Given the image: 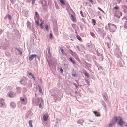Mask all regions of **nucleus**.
Listing matches in <instances>:
<instances>
[{"mask_svg":"<svg viewBox=\"0 0 127 127\" xmlns=\"http://www.w3.org/2000/svg\"><path fill=\"white\" fill-rule=\"evenodd\" d=\"M30 23L29 22H28L27 23V26H29V27H30Z\"/></svg>","mask_w":127,"mask_h":127,"instance_id":"nucleus-47","label":"nucleus"},{"mask_svg":"<svg viewBox=\"0 0 127 127\" xmlns=\"http://www.w3.org/2000/svg\"><path fill=\"white\" fill-rule=\"evenodd\" d=\"M84 122V120L82 119L80 120L77 121L78 123L82 125V123Z\"/></svg>","mask_w":127,"mask_h":127,"instance_id":"nucleus-22","label":"nucleus"},{"mask_svg":"<svg viewBox=\"0 0 127 127\" xmlns=\"http://www.w3.org/2000/svg\"><path fill=\"white\" fill-rule=\"evenodd\" d=\"M23 92L24 93H26L27 90V89L26 88L24 87L22 89Z\"/></svg>","mask_w":127,"mask_h":127,"instance_id":"nucleus-30","label":"nucleus"},{"mask_svg":"<svg viewBox=\"0 0 127 127\" xmlns=\"http://www.w3.org/2000/svg\"><path fill=\"white\" fill-rule=\"evenodd\" d=\"M121 0H116L117 2L118 3H119L121 2Z\"/></svg>","mask_w":127,"mask_h":127,"instance_id":"nucleus-51","label":"nucleus"},{"mask_svg":"<svg viewBox=\"0 0 127 127\" xmlns=\"http://www.w3.org/2000/svg\"><path fill=\"white\" fill-rule=\"evenodd\" d=\"M38 13L37 12H36L35 13V15L36 16H37L38 15Z\"/></svg>","mask_w":127,"mask_h":127,"instance_id":"nucleus-57","label":"nucleus"},{"mask_svg":"<svg viewBox=\"0 0 127 127\" xmlns=\"http://www.w3.org/2000/svg\"><path fill=\"white\" fill-rule=\"evenodd\" d=\"M20 100L21 101V102H23L22 103V104H26L27 103V101H26V100H25V99L23 98L22 97H20Z\"/></svg>","mask_w":127,"mask_h":127,"instance_id":"nucleus-11","label":"nucleus"},{"mask_svg":"<svg viewBox=\"0 0 127 127\" xmlns=\"http://www.w3.org/2000/svg\"><path fill=\"white\" fill-rule=\"evenodd\" d=\"M117 120V117L116 116L114 118H113L110 123L107 125L106 127H111L115 125Z\"/></svg>","mask_w":127,"mask_h":127,"instance_id":"nucleus-3","label":"nucleus"},{"mask_svg":"<svg viewBox=\"0 0 127 127\" xmlns=\"http://www.w3.org/2000/svg\"><path fill=\"white\" fill-rule=\"evenodd\" d=\"M30 114V113L29 112H28L26 114V116L27 118L28 117Z\"/></svg>","mask_w":127,"mask_h":127,"instance_id":"nucleus-41","label":"nucleus"},{"mask_svg":"<svg viewBox=\"0 0 127 127\" xmlns=\"http://www.w3.org/2000/svg\"><path fill=\"white\" fill-rule=\"evenodd\" d=\"M119 66H120V67H122V65L120 63L119 64Z\"/></svg>","mask_w":127,"mask_h":127,"instance_id":"nucleus-61","label":"nucleus"},{"mask_svg":"<svg viewBox=\"0 0 127 127\" xmlns=\"http://www.w3.org/2000/svg\"><path fill=\"white\" fill-rule=\"evenodd\" d=\"M18 93L19 94H20L21 93V88L19 87H18L16 88Z\"/></svg>","mask_w":127,"mask_h":127,"instance_id":"nucleus-16","label":"nucleus"},{"mask_svg":"<svg viewBox=\"0 0 127 127\" xmlns=\"http://www.w3.org/2000/svg\"><path fill=\"white\" fill-rule=\"evenodd\" d=\"M123 11L125 13H127V8L125 7L123 10Z\"/></svg>","mask_w":127,"mask_h":127,"instance_id":"nucleus-33","label":"nucleus"},{"mask_svg":"<svg viewBox=\"0 0 127 127\" xmlns=\"http://www.w3.org/2000/svg\"><path fill=\"white\" fill-rule=\"evenodd\" d=\"M0 107L3 108H5L6 107V105L4 102V99H0Z\"/></svg>","mask_w":127,"mask_h":127,"instance_id":"nucleus-5","label":"nucleus"},{"mask_svg":"<svg viewBox=\"0 0 127 127\" xmlns=\"http://www.w3.org/2000/svg\"><path fill=\"white\" fill-rule=\"evenodd\" d=\"M38 87L39 88V92L40 93H41V94L42 93V89H41V86L39 85L38 86Z\"/></svg>","mask_w":127,"mask_h":127,"instance_id":"nucleus-24","label":"nucleus"},{"mask_svg":"<svg viewBox=\"0 0 127 127\" xmlns=\"http://www.w3.org/2000/svg\"><path fill=\"white\" fill-rule=\"evenodd\" d=\"M71 18L73 22H75V21H76V19L74 18V16L73 15H71Z\"/></svg>","mask_w":127,"mask_h":127,"instance_id":"nucleus-18","label":"nucleus"},{"mask_svg":"<svg viewBox=\"0 0 127 127\" xmlns=\"http://www.w3.org/2000/svg\"><path fill=\"white\" fill-rule=\"evenodd\" d=\"M7 17L8 18V19L9 20H11L12 19L11 16L9 14L8 15Z\"/></svg>","mask_w":127,"mask_h":127,"instance_id":"nucleus-34","label":"nucleus"},{"mask_svg":"<svg viewBox=\"0 0 127 127\" xmlns=\"http://www.w3.org/2000/svg\"><path fill=\"white\" fill-rule=\"evenodd\" d=\"M48 116V115L47 114H45L43 116L44 120L45 121H47V120Z\"/></svg>","mask_w":127,"mask_h":127,"instance_id":"nucleus-9","label":"nucleus"},{"mask_svg":"<svg viewBox=\"0 0 127 127\" xmlns=\"http://www.w3.org/2000/svg\"><path fill=\"white\" fill-rule=\"evenodd\" d=\"M32 120H29V125L31 127H32L33 126L32 124Z\"/></svg>","mask_w":127,"mask_h":127,"instance_id":"nucleus-26","label":"nucleus"},{"mask_svg":"<svg viewBox=\"0 0 127 127\" xmlns=\"http://www.w3.org/2000/svg\"><path fill=\"white\" fill-rule=\"evenodd\" d=\"M84 74L85 75L86 77H88L89 76V75L86 72H84Z\"/></svg>","mask_w":127,"mask_h":127,"instance_id":"nucleus-29","label":"nucleus"},{"mask_svg":"<svg viewBox=\"0 0 127 127\" xmlns=\"http://www.w3.org/2000/svg\"><path fill=\"white\" fill-rule=\"evenodd\" d=\"M59 1L60 3L63 5H65V3L63 0H59Z\"/></svg>","mask_w":127,"mask_h":127,"instance_id":"nucleus-31","label":"nucleus"},{"mask_svg":"<svg viewBox=\"0 0 127 127\" xmlns=\"http://www.w3.org/2000/svg\"><path fill=\"white\" fill-rule=\"evenodd\" d=\"M89 1L91 2V3H92L93 2L92 0H89Z\"/></svg>","mask_w":127,"mask_h":127,"instance_id":"nucleus-60","label":"nucleus"},{"mask_svg":"<svg viewBox=\"0 0 127 127\" xmlns=\"http://www.w3.org/2000/svg\"><path fill=\"white\" fill-rule=\"evenodd\" d=\"M43 24V22H42L40 24V26H42V25Z\"/></svg>","mask_w":127,"mask_h":127,"instance_id":"nucleus-58","label":"nucleus"},{"mask_svg":"<svg viewBox=\"0 0 127 127\" xmlns=\"http://www.w3.org/2000/svg\"><path fill=\"white\" fill-rule=\"evenodd\" d=\"M107 38H108V40H109V42H111V41H110L111 39H110V38L109 37H108Z\"/></svg>","mask_w":127,"mask_h":127,"instance_id":"nucleus-56","label":"nucleus"},{"mask_svg":"<svg viewBox=\"0 0 127 127\" xmlns=\"http://www.w3.org/2000/svg\"><path fill=\"white\" fill-rule=\"evenodd\" d=\"M98 9L99 10H100V11H101L102 12H103V13H105L104 11L102 10L100 8V7H98Z\"/></svg>","mask_w":127,"mask_h":127,"instance_id":"nucleus-42","label":"nucleus"},{"mask_svg":"<svg viewBox=\"0 0 127 127\" xmlns=\"http://www.w3.org/2000/svg\"><path fill=\"white\" fill-rule=\"evenodd\" d=\"M122 15V13L120 11H116L115 14V16L118 18H119L120 16Z\"/></svg>","mask_w":127,"mask_h":127,"instance_id":"nucleus-6","label":"nucleus"},{"mask_svg":"<svg viewBox=\"0 0 127 127\" xmlns=\"http://www.w3.org/2000/svg\"><path fill=\"white\" fill-rule=\"evenodd\" d=\"M49 38L50 39H52V34H50Z\"/></svg>","mask_w":127,"mask_h":127,"instance_id":"nucleus-43","label":"nucleus"},{"mask_svg":"<svg viewBox=\"0 0 127 127\" xmlns=\"http://www.w3.org/2000/svg\"><path fill=\"white\" fill-rule=\"evenodd\" d=\"M118 7L117 5L114 7V9L115 10H117L118 9Z\"/></svg>","mask_w":127,"mask_h":127,"instance_id":"nucleus-45","label":"nucleus"},{"mask_svg":"<svg viewBox=\"0 0 127 127\" xmlns=\"http://www.w3.org/2000/svg\"><path fill=\"white\" fill-rule=\"evenodd\" d=\"M37 56L35 54H32L30 55L29 57V60L30 61H32L34 59V57H36Z\"/></svg>","mask_w":127,"mask_h":127,"instance_id":"nucleus-8","label":"nucleus"},{"mask_svg":"<svg viewBox=\"0 0 127 127\" xmlns=\"http://www.w3.org/2000/svg\"><path fill=\"white\" fill-rule=\"evenodd\" d=\"M32 0V4L33 5L35 3V0Z\"/></svg>","mask_w":127,"mask_h":127,"instance_id":"nucleus-52","label":"nucleus"},{"mask_svg":"<svg viewBox=\"0 0 127 127\" xmlns=\"http://www.w3.org/2000/svg\"><path fill=\"white\" fill-rule=\"evenodd\" d=\"M47 51L49 55H50L51 53L50 51V48L49 46H47Z\"/></svg>","mask_w":127,"mask_h":127,"instance_id":"nucleus-27","label":"nucleus"},{"mask_svg":"<svg viewBox=\"0 0 127 127\" xmlns=\"http://www.w3.org/2000/svg\"><path fill=\"white\" fill-rule=\"evenodd\" d=\"M119 121L118 124L121 127H123V125L125 126H127V124L123 121L122 117L121 116H119Z\"/></svg>","mask_w":127,"mask_h":127,"instance_id":"nucleus-4","label":"nucleus"},{"mask_svg":"<svg viewBox=\"0 0 127 127\" xmlns=\"http://www.w3.org/2000/svg\"><path fill=\"white\" fill-rule=\"evenodd\" d=\"M76 37L77 39L80 41H82V40L81 37L78 35H77Z\"/></svg>","mask_w":127,"mask_h":127,"instance_id":"nucleus-23","label":"nucleus"},{"mask_svg":"<svg viewBox=\"0 0 127 127\" xmlns=\"http://www.w3.org/2000/svg\"><path fill=\"white\" fill-rule=\"evenodd\" d=\"M102 105L104 107L105 109L106 108V107L105 103L104 102H103L102 103Z\"/></svg>","mask_w":127,"mask_h":127,"instance_id":"nucleus-38","label":"nucleus"},{"mask_svg":"<svg viewBox=\"0 0 127 127\" xmlns=\"http://www.w3.org/2000/svg\"><path fill=\"white\" fill-rule=\"evenodd\" d=\"M91 35L94 38H95V35L92 32H91L90 33Z\"/></svg>","mask_w":127,"mask_h":127,"instance_id":"nucleus-32","label":"nucleus"},{"mask_svg":"<svg viewBox=\"0 0 127 127\" xmlns=\"http://www.w3.org/2000/svg\"><path fill=\"white\" fill-rule=\"evenodd\" d=\"M87 45V47H90V46L89 45Z\"/></svg>","mask_w":127,"mask_h":127,"instance_id":"nucleus-63","label":"nucleus"},{"mask_svg":"<svg viewBox=\"0 0 127 127\" xmlns=\"http://www.w3.org/2000/svg\"><path fill=\"white\" fill-rule=\"evenodd\" d=\"M39 108H41L42 107V105L40 103L39 105Z\"/></svg>","mask_w":127,"mask_h":127,"instance_id":"nucleus-55","label":"nucleus"},{"mask_svg":"<svg viewBox=\"0 0 127 127\" xmlns=\"http://www.w3.org/2000/svg\"><path fill=\"white\" fill-rule=\"evenodd\" d=\"M2 32L3 31L1 29L0 30V34H1L2 33Z\"/></svg>","mask_w":127,"mask_h":127,"instance_id":"nucleus-53","label":"nucleus"},{"mask_svg":"<svg viewBox=\"0 0 127 127\" xmlns=\"http://www.w3.org/2000/svg\"><path fill=\"white\" fill-rule=\"evenodd\" d=\"M70 51L72 53H73V52L71 50H70Z\"/></svg>","mask_w":127,"mask_h":127,"instance_id":"nucleus-62","label":"nucleus"},{"mask_svg":"<svg viewBox=\"0 0 127 127\" xmlns=\"http://www.w3.org/2000/svg\"><path fill=\"white\" fill-rule=\"evenodd\" d=\"M60 50H61V52L62 53V54L63 55H64L65 53V52H64V51L63 48H60Z\"/></svg>","mask_w":127,"mask_h":127,"instance_id":"nucleus-25","label":"nucleus"},{"mask_svg":"<svg viewBox=\"0 0 127 127\" xmlns=\"http://www.w3.org/2000/svg\"><path fill=\"white\" fill-rule=\"evenodd\" d=\"M124 27L126 29H127V21L125 22L124 25Z\"/></svg>","mask_w":127,"mask_h":127,"instance_id":"nucleus-17","label":"nucleus"},{"mask_svg":"<svg viewBox=\"0 0 127 127\" xmlns=\"http://www.w3.org/2000/svg\"><path fill=\"white\" fill-rule=\"evenodd\" d=\"M15 49L19 53L20 55H21L22 54V51L20 49L17 48H15Z\"/></svg>","mask_w":127,"mask_h":127,"instance_id":"nucleus-20","label":"nucleus"},{"mask_svg":"<svg viewBox=\"0 0 127 127\" xmlns=\"http://www.w3.org/2000/svg\"><path fill=\"white\" fill-rule=\"evenodd\" d=\"M76 47L77 49L79 51H81V50L80 49V48H79V46H76Z\"/></svg>","mask_w":127,"mask_h":127,"instance_id":"nucleus-39","label":"nucleus"},{"mask_svg":"<svg viewBox=\"0 0 127 127\" xmlns=\"http://www.w3.org/2000/svg\"><path fill=\"white\" fill-rule=\"evenodd\" d=\"M114 84V86L117 88H118L119 85V82L118 81H115Z\"/></svg>","mask_w":127,"mask_h":127,"instance_id":"nucleus-10","label":"nucleus"},{"mask_svg":"<svg viewBox=\"0 0 127 127\" xmlns=\"http://www.w3.org/2000/svg\"><path fill=\"white\" fill-rule=\"evenodd\" d=\"M54 3L55 4V6L56 7V8L57 9H59V8L58 6V5L57 4L56 1H54Z\"/></svg>","mask_w":127,"mask_h":127,"instance_id":"nucleus-28","label":"nucleus"},{"mask_svg":"<svg viewBox=\"0 0 127 127\" xmlns=\"http://www.w3.org/2000/svg\"><path fill=\"white\" fill-rule=\"evenodd\" d=\"M13 94L12 93H10L9 94V97H12Z\"/></svg>","mask_w":127,"mask_h":127,"instance_id":"nucleus-40","label":"nucleus"},{"mask_svg":"<svg viewBox=\"0 0 127 127\" xmlns=\"http://www.w3.org/2000/svg\"><path fill=\"white\" fill-rule=\"evenodd\" d=\"M37 100L38 101V102H39L40 101V98H37Z\"/></svg>","mask_w":127,"mask_h":127,"instance_id":"nucleus-59","label":"nucleus"},{"mask_svg":"<svg viewBox=\"0 0 127 127\" xmlns=\"http://www.w3.org/2000/svg\"><path fill=\"white\" fill-rule=\"evenodd\" d=\"M10 106L12 108H14L16 107V104L14 102H12L10 103Z\"/></svg>","mask_w":127,"mask_h":127,"instance_id":"nucleus-12","label":"nucleus"},{"mask_svg":"<svg viewBox=\"0 0 127 127\" xmlns=\"http://www.w3.org/2000/svg\"><path fill=\"white\" fill-rule=\"evenodd\" d=\"M107 46L108 47V48H109V45L108 42H107Z\"/></svg>","mask_w":127,"mask_h":127,"instance_id":"nucleus-54","label":"nucleus"},{"mask_svg":"<svg viewBox=\"0 0 127 127\" xmlns=\"http://www.w3.org/2000/svg\"><path fill=\"white\" fill-rule=\"evenodd\" d=\"M80 14L81 15V16L83 17H84V16L82 12V11H81L80 12Z\"/></svg>","mask_w":127,"mask_h":127,"instance_id":"nucleus-49","label":"nucleus"},{"mask_svg":"<svg viewBox=\"0 0 127 127\" xmlns=\"http://www.w3.org/2000/svg\"><path fill=\"white\" fill-rule=\"evenodd\" d=\"M93 112L94 113L96 116H100L99 112L96 111H93Z\"/></svg>","mask_w":127,"mask_h":127,"instance_id":"nucleus-13","label":"nucleus"},{"mask_svg":"<svg viewBox=\"0 0 127 127\" xmlns=\"http://www.w3.org/2000/svg\"><path fill=\"white\" fill-rule=\"evenodd\" d=\"M84 64L86 66L87 68L89 70V69L91 68V64L86 63V62H85V63H84Z\"/></svg>","mask_w":127,"mask_h":127,"instance_id":"nucleus-7","label":"nucleus"},{"mask_svg":"<svg viewBox=\"0 0 127 127\" xmlns=\"http://www.w3.org/2000/svg\"><path fill=\"white\" fill-rule=\"evenodd\" d=\"M98 69L99 70H102L103 67L101 66H99L98 67Z\"/></svg>","mask_w":127,"mask_h":127,"instance_id":"nucleus-44","label":"nucleus"},{"mask_svg":"<svg viewBox=\"0 0 127 127\" xmlns=\"http://www.w3.org/2000/svg\"><path fill=\"white\" fill-rule=\"evenodd\" d=\"M103 97L104 99V100H105L106 101H107V99H106V98L105 96H103Z\"/></svg>","mask_w":127,"mask_h":127,"instance_id":"nucleus-48","label":"nucleus"},{"mask_svg":"<svg viewBox=\"0 0 127 127\" xmlns=\"http://www.w3.org/2000/svg\"><path fill=\"white\" fill-rule=\"evenodd\" d=\"M20 83L21 84H23L24 86H25L26 84V83L25 82L24 79H22L20 81Z\"/></svg>","mask_w":127,"mask_h":127,"instance_id":"nucleus-15","label":"nucleus"},{"mask_svg":"<svg viewBox=\"0 0 127 127\" xmlns=\"http://www.w3.org/2000/svg\"><path fill=\"white\" fill-rule=\"evenodd\" d=\"M120 54V53L119 52V51H118V53H117L116 52H115V55L118 58H119V57L120 56L119 54Z\"/></svg>","mask_w":127,"mask_h":127,"instance_id":"nucleus-21","label":"nucleus"},{"mask_svg":"<svg viewBox=\"0 0 127 127\" xmlns=\"http://www.w3.org/2000/svg\"><path fill=\"white\" fill-rule=\"evenodd\" d=\"M92 22L93 23H96L95 20L94 19H92Z\"/></svg>","mask_w":127,"mask_h":127,"instance_id":"nucleus-50","label":"nucleus"},{"mask_svg":"<svg viewBox=\"0 0 127 127\" xmlns=\"http://www.w3.org/2000/svg\"><path fill=\"white\" fill-rule=\"evenodd\" d=\"M35 23L36 24L37 26H38L39 25V22L37 21H35Z\"/></svg>","mask_w":127,"mask_h":127,"instance_id":"nucleus-46","label":"nucleus"},{"mask_svg":"<svg viewBox=\"0 0 127 127\" xmlns=\"http://www.w3.org/2000/svg\"><path fill=\"white\" fill-rule=\"evenodd\" d=\"M69 60H70L71 62L73 63V64H75V61L73 60V58L71 57H70L69 58Z\"/></svg>","mask_w":127,"mask_h":127,"instance_id":"nucleus-19","label":"nucleus"},{"mask_svg":"<svg viewBox=\"0 0 127 127\" xmlns=\"http://www.w3.org/2000/svg\"><path fill=\"white\" fill-rule=\"evenodd\" d=\"M0 49H7V47H4V46H1L0 47Z\"/></svg>","mask_w":127,"mask_h":127,"instance_id":"nucleus-35","label":"nucleus"},{"mask_svg":"<svg viewBox=\"0 0 127 127\" xmlns=\"http://www.w3.org/2000/svg\"><path fill=\"white\" fill-rule=\"evenodd\" d=\"M52 91H51L52 92ZM51 95L53 96L55 102L60 101L61 98L63 97V95L61 91L59 90H56L54 93L51 92Z\"/></svg>","mask_w":127,"mask_h":127,"instance_id":"nucleus-1","label":"nucleus"},{"mask_svg":"<svg viewBox=\"0 0 127 127\" xmlns=\"http://www.w3.org/2000/svg\"><path fill=\"white\" fill-rule=\"evenodd\" d=\"M75 86H76V88H77V85L76 84H75Z\"/></svg>","mask_w":127,"mask_h":127,"instance_id":"nucleus-64","label":"nucleus"},{"mask_svg":"<svg viewBox=\"0 0 127 127\" xmlns=\"http://www.w3.org/2000/svg\"><path fill=\"white\" fill-rule=\"evenodd\" d=\"M45 28L46 31H48V27L47 25H45Z\"/></svg>","mask_w":127,"mask_h":127,"instance_id":"nucleus-37","label":"nucleus"},{"mask_svg":"<svg viewBox=\"0 0 127 127\" xmlns=\"http://www.w3.org/2000/svg\"><path fill=\"white\" fill-rule=\"evenodd\" d=\"M59 69H60V71L61 72V73H62L63 72V70L62 68V67H60Z\"/></svg>","mask_w":127,"mask_h":127,"instance_id":"nucleus-36","label":"nucleus"},{"mask_svg":"<svg viewBox=\"0 0 127 127\" xmlns=\"http://www.w3.org/2000/svg\"><path fill=\"white\" fill-rule=\"evenodd\" d=\"M108 28H109L110 31L111 32H114L116 29V26L111 23H108V25L106 26L105 27V29L107 30H108Z\"/></svg>","mask_w":127,"mask_h":127,"instance_id":"nucleus-2","label":"nucleus"},{"mask_svg":"<svg viewBox=\"0 0 127 127\" xmlns=\"http://www.w3.org/2000/svg\"><path fill=\"white\" fill-rule=\"evenodd\" d=\"M28 74L29 75L32 76L34 80H35V78L33 74H32L31 72H29Z\"/></svg>","mask_w":127,"mask_h":127,"instance_id":"nucleus-14","label":"nucleus"}]
</instances>
